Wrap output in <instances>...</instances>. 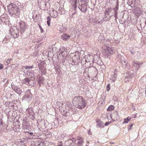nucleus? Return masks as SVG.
<instances>
[{"mask_svg":"<svg viewBox=\"0 0 146 146\" xmlns=\"http://www.w3.org/2000/svg\"><path fill=\"white\" fill-rule=\"evenodd\" d=\"M141 64L134 62L133 64V70L136 71L139 69Z\"/></svg>","mask_w":146,"mask_h":146,"instance_id":"obj_11","label":"nucleus"},{"mask_svg":"<svg viewBox=\"0 0 146 146\" xmlns=\"http://www.w3.org/2000/svg\"><path fill=\"white\" fill-rule=\"evenodd\" d=\"M117 74L115 73H113L111 76V79L112 80L111 82L114 83L115 80H116Z\"/></svg>","mask_w":146,"mask_h":146,"instance_id":"obj_23","label":"nucleus"},{"mask_svg":"<svg viewBox=\"0 0 146 146\" xmlns=\"http://www.w3.org/2000/svg\"><path fill=\"white\" fill-rule=\"evenodd\" d=\"M103 63V62H101L100 63V65H102V64Z\"/></svg>","mask_w":146,"mask_h":146,"instance_id":"obj_56","label":"nucleus"},{"mask_svg":"<svg viewBox=\"0 0 146 146\" xmlns=\"http://www.w3.org/2000/svg\"><path fill=\"white\" fill-rule=\"evenodd\" d=\"M46 63L44 61L38 64V66L39 70H42L44 68V65Z\"/></svg>","mask_w":146,"mask_h":146,"instance_id":"obj_19","label":"nucleus"},{"mask_svg":"<svg viewBox=\"0 0 146 146\" xmlns=\"http://www.w3.org/2000/svg\"><path fill=\"white\" fill-rule=\"evenodd\" d=\"M112 116L114 117V119L116 120H117L119 119V115L118 113L117 112H113L112 115Z\"/></svg>","mask_w":146,"mask_h":146,"instance_id":"obj_22","label":"nucleus"},{"mask_svg":"<svg viewBox=\"0 0 146 146\" xmlns=\"http://www.w3.org/2000/svg\"><path fill=\"white\" fill-rule=\"evenodd\" d=\"M63 102L57 101L56 102V104L60 107H62L63 105Z\"/></svg>","mask_w":146,"mask_h":146,"instance_id":"obj_33","label":"nucleus"},{"mask_svg":"<svg viewBox=\"0 0 146 146\" xmlns=\"http://www.w3.org/2000/svg\"><path fill=\"white\" fill-rule=\"evenodd\" d=\"M27 133H28L30 135H31V136H32V135L34 136V135H33V133L30 132H27Z\"/></svg>","mask_w":146,"mask_h":146,"instance_id":"obj_45","label":"nucleus"},{"mask_svg":"<svg viewBox=\"0 0 146 146\" xmlns=\"http://www.w3.org/2000/svg\"><path fill=\"white\" fill-rule=\"evenodd\" d=\"M7 131L6 128L3 126H0V134H1L3 132H6Z\"/></svg>","mask_w":146,"mask_h":146,"instance_id":"obj_24","label":"nucleus"},{"mask_svg":"<svg viewBox=\"0 0 146 146\" xmlns=\"http://www.w3.org/2000/svg\"><path fill=\"white\" fill-rule=\"evenodd\" d=\"M107 49L108 52L111 54L114 53L115 51L114 48L113 47H107Z\"/></svg>","mask_w":146,"mask_h":146,"instance_id":"obj_20","label":"nucleus"},{"mask_svg":"<svg viewBox=\"0 0 146 146\" xmlns=\"http://www.w3.org/2000/svg\"><path fill=\"white\" fill-rule=\"evenodd\" d=\"M133 125V124H131L130 126H129V127H128V129H129V130L131 129V128L132 127Z\"/></svg>","mask_w":146,"mask_h":146,"instance_id":"obj_42","label":"nucleus"},{"mask_svg":"<svg viewBox=\"0 0 146 146\" xmlns=\"http://www.w3.org/2000/svg\"><path fill=\"white\" fill-rule=\"evenodd\" d=\"M138 9L139 10V11H138L137 15H140L142 14V12L141 11H140L139 9Z\"/></svg>","mask_w":146,"mask_h":146,"instance_id":"obj_43","label":"nucleus"},{"mask_svg":"<svg viewBox=\"0 0 146 146\" xmlns=\"http://www.w3.org/2000/svg\"><path fill=\"white\" fill-rule=\"evenodd\" d=\"M93 22L95 23H98V21L95 19H94L93 20Z\"/></svg>","mask_w":146,"mask_h":146,"instance_id":"obj_49","label":"nucleus"},{"mask_svg":"<svg viewBox=\"0 0 146 146\" xmlns=\"http://www.w3.org/2000/svg\"><path fill=\"white\" fill-rule=\"evenodd\" d=\"M131 52V54H133V53L132 52V51H131H131H130Z\"/></svg>","mask_w":146,"mask_h":146,"instance_id":"obj_60","label":"nucleus"},{"mask_svg":"<svg viewBox=\"0 0 146 146\" xmlns=\"http://www.w3.org/2000/svg\"><path fill=\"white\" fill-rule=\"evenodd\" d=\"M115 108L114 106L110 105L108 107L107 109V111H111L113 110Z\"/></svg>","mask_w":146,"mask_h":146,"instance_id":"obj_30","label":"nucleus"},{"mask_svg":"<svg viewBox=\"0 0 146 146\" xmlns=\"http://www.w3.org/2000/svg\"><path fill=\"white\" fill-rule=\"evenodd\" d=\"M96 127H97L103 128L104 127V124L102 121H101L99 120H98L96 121Z\"/></svg>","mask_w":146,"mask_h":146,"instance_id":"obj_17","label":"nucleus"},{"mask_svg":"<svg viewBox=\"0 0 146 146\" xmlns=\"http://www.w3.org/2000/svg\"><path fill=\"white\" fill-rule=\"evenodd\" d=\"M51 136V133L49 134V136L48 137H50Z\"/></svg>","mask_w":146,"mask_h":146,"instance_id":"obj_54","label":"nucleus"},{"mask_svg":"<svg viewBox=\"0 0 146 146\" xmlns=\"http://www.w3.org/2000/svg\"><path fill=\"white\" fill-rule=\"evenodd\" d=\"M56 71H57L58 72V70H56Z\"/></svg>","mask_w":146,"mask_h":146,"instance_id":"obj_61","label":"nucleus"},{"mask_svg":"<svg viewBox=\"0 0 146 146\" xmlns=\"http://www.w3.org/2000/svg\"><path fill=\"white\" fill-rule=\"evenodd\" d=\"M43 144L40 141H37L35 142V145L37 146H42Z\"/></svg>","mask_w":146,"mask_h":146,"instance_id":"obj_29","label":"nucleus"},{"mask_svg":"<svg viewBox=\"0 0 146 146\" xmlns=\"http://www.w3.org/2000/svg\"><path fill=\"white\" fill-rule=\"evenodd\" d=\"M3 124V121L2 119H0V126Z\"/></svg>","mask_w":146,"mask_h":146,"instance_id":"obj_46","label":"nucleus"},{"mask_svg":"<svg viewBox=\"0 0 146 146\" xmlns=\"http://www.w3.org/2000/svg\"><path fill=\"white\" fill-rule=\"evenodd\" d=\"M110 84H108V85L107 86V88H106V89H107V91H109L110 90Z\"/></svg>","mask_w":146,"mask_h":146,"instance_id":"obj_39","label":"nucleus"},{"mask_svg":"<svg viewBox=\"0 0 146 146\" xmlns=\"http://www.w3.org/2000/svg\"><path fill=\"white\" fill-rule=\"evenodd\" d=\"M33 17L34 20H35V21L38 22V21H39L40 16V15L39 14L38 12H35V13L33 15Z\"/></svg>","mask_w":146,"mask_h":146,"instance_id":"obj_13","label":"nucleus"},{"mask_svg":"<svg viewBox=\"0 0 146 146\" xmlns=\"http://www.w3.org/2000/svg\"><path fill=\"white\" fill-rule=\"evenodd\" d=\"M132 78L131 75L129 73L127 74L125 76V79H127L126 81H129Z\"/></svg>","mask_w":146,"mask_h":146,"instance_id":"obj_26","label":"nucleus"},{"mask_svg":"<svg viewBox=\"0 0 146 146\" xmlns=\"http://www.w3.org/2000/svg\"><path fill=\"white\" fill-rule=\"evenodd\" d=\"M87 0H80V1L82 3H86V1H87Z\"/></svg>","mask_w":146,"mask_h":146,"instance_id":"obj_44","label":"nucleus"},{"mask_svg":"<svg viewBox=\"0 0 146 146\" xmlns=\"http://www.w3.org/2000/svg\"><path fill=\"white\" fill-rule=\"evenodd\" d=\"M79 0H73L72 1V8L75 11L76 9L77 3H79Z\"/></svg>","mask_w":146,"mask_h":146,"instance_id":"obj_12","label":"nucleus"},{"mask_svg":"<svg viewBox=\"0 0 146 146\" xmlns=\"http://www.w3.org/2000/svg\"><path fill=\"white\" fill-rule=\"evenodd\" d=\"M88 134L89 135H92V133L90 131V130H89L88 131Z\"/></svg>","mask_w":146,"mask_h":146,"instance_id":"obj_51","label":"nucleus"},{"mask_svg":"<svg viewBox=\"0 0 146 146\" xmlns=\"http://www.w3.org/2000/svg\"><path fill=\"white\" fill-rule=\"evenodd\" d=\"M78 144L80 145H81L82 143V141H79L78 142Z\"/></svg>","mask_w":146,"mask_h":146,"instance_id":"obj_48","label":"nucleus"},{"mask_svg":"<svg viewBox=\"0 0 146 146\" xmlns=\"http://www.w3.org/2000/svg\"><path fill=\"white\" fill-rule=\"evenodd\" d=\"M73 105L79 109L84 108L86 105V101L81 96H78L74 98L72 101Z\"/></svg>","mask_w":146,"mask_h":146,"instance_id":"obj_1","label":"nucleus"},{"mask_svg":"<svg viewBox=\"0 0 146 146\" xmlns=\"http://www.w3.org/2000/svg\"><path fill=\"white\" fill-rule=\"evenodd\" d=\"M32 95L30 90H28L25 92V95L23 96L24 99L28 101H30L32 98Z\"/></svg>","mask_w":146,"mask_h":146,"instance_id":"obj_6","label":"nucleus"},{"mask_svg":"<svg viewBox=\"0 0 146 146\" xmlns=\"http://www.w3.org/2000/svg\"><path fill=\"white\" fill-rule=\"evenodd\" d=\"M70 37V36L66 34H64L61 36V38L64 40H67Z\"/></svg>","mask_w":146,"mask_h":146,"instance_id":"obj_21","label":"nucleus"},{"mask_svg":"<svg viewBox=\"0 0 146 146\" xmlns=\"http://www.w3.org/2000/svg\"><path fill=\"white\" fill-rule=\"evenodd\" d=\"M110 122H106L105 124H104V125H105V126H107V125H108L110 123Z\"/></svg>","mask_w":146,"mask_h":146,"instance_id":"obj_50","label":"nucleus"},{"mask_svg":"<svg viewBox=\"0 0 146 146\" xmlns=\"http://www.w3.org/2000/svg\"><path fill=\"white\" fill-rule=\"evenodd\" d=\"M9 31L11 34L14 38H16L19 36V31L16 27H12L10 28Z\"/></svg>","mask_w":146,"mask_h":146,"instance_id":"obj_4","label":"nucleus"},{"mask_svg":"<svg viewBox=\"0 0 146 146\" xmlns=\"http://www.w3.org/2000/svg\"><path fill=\"white\" fill-rule=\"evenodd\" d=\"M72 139H70V140H69L68 141H69V142H70V141H72Z\"/></svg>","mask_w":146,"mask_h":146,"instance_id":"obj_59","label":"nucleus"},{"mask_svg":"<svg viewBox=\"0 0 146 146\" xmlns=\"http://www.w3.org/2000/svg\"><path fill=\"white\" fill-rule=\"evenodd\" d=\"M26 146V145H25V146Z\"/></svg>","mask_w":146,"mask_h":146,"instance_id":"obj_64","label":"nucleus"},{"mask_svg":"<svg viewBox=\"0 0 146 146\" xmlns=\"http://www.w3.org/2000/svg\"><path fill=\"white\" fill-rule=\"evenodd\" d=\"M59 55H62L63 57H66L67 56V52L66 49L64 48H61L60 50Z\"/></svg>","mask_w":146,"mask_h":146,"instance_id":"obj_9","label":"nucleus"},{"mask_svg":"<svg viewBox=\"0 0 146 146\" xmlns=\"http://www.w3.org/2000/svg\"><path fill=\"white\" fill-rule=\"evenodd\" d=\"M11 60V58L8 59L7 60V61L6 62V63H5V64L6 65H8L10 63V61Z\"/></svg>","mask_w":146,"mask_h":146,"instance_id":"obj_37","label":"nucleus"},{"mask_svg":"<svg viewBox=\"0 0 146 146\" xmlns=\"http://www.w3.org/2000/svg\"><path fill=\"white\" fill-rule=\"evenodd\" d=\"M18 24L20 27V33L22 34L27 29L28 26L25 22L22 21H20Z\"/></svg>","mask_w":146,"mask_h":146,"instance_id":"obj_3","label":"nucleus"},{"mask_svg":"<svg viewBox=\"0 0 146 146\" xmlns=\"http://www.w3.org/2000/svg\"><path fill=\"white\" fill-rule=\"evenodd\" d=\"M11 88L14 92L19 95L21 94L23 92L21 88L15 85H12Z\"/></svg>","mask_w":146,"mask_h":146,"instance_id":"obj_8","label":"nucleus"},{"mask_svg":"<svg viewBox=\"0 0 146 146\" xmlns=\"http://www.w3.org/2000/svg\"><path fill=\"white\" fill-rule=\"evenodd\" d=\"M112 9L111 8H108L105 10L104 14L106 15H110V13L112 11Z\"/></svg>","mask_w":146,"mask_h":146,"instance_id":"obj_27","label":"nucleus"},{"mask_svg":"<svg viewBox=\"0 0 146 146\" xmlns=\"http://www.w3.org/2000/svg\"><path fill=\"white\" fill-rule=\"evenodd\" d=\"M23 127H24V128H26V125H23Z\"/></svg>","mask_w":146,"mask_h":146,"instance_id":"obj_57","label":"nucleus"},{"mask_svg":"<svg viewBox=\"0 0 146 146\" xmlns=\"http://www.w3.org/2000/svg\"><path fill=\"white\" fill-rule=\"evenodd\" d=\"M100 22H101V21H98V22L97 23H100H100H101Z\"/></svg>","mask_w":146,"mask_h":146,"instance_id":"obj_58","label":"nucleus"},{"mask_svg":"<svg viewBox=\"0 0 146 146\" xmlns=\"http://www.w3.org/2000/svg\"><path fill=\"white\" fill-rule=\"evenodd\" d=\"M94 57L93 56H89V58H88V61L89 62H92V64L93 63Z\"/></svg>","mask_w":146,"mask_h":146,"instance_id":"obj_31","label":"nucleus"},{"mask_svg":"<svg viewBox=\"0 0 146 146\" xmlns=\"http://www.w3.org/2000/svg\"><path fill=\"white\" fill-rule=\"evenodd\" d=\"M7 17L5 15H1V18L2 22L3 23H5L7 21Z\"/></svg>","mask_w":146,"mask_h":146,"instance_id":"obj_25","label":"nucleus"},{"mask_svg":"<svg viewBox=\"0 0 146 146\" xmlns=\"http://www.w3.org/2000/svg\"><path fill=\"white\" fill-rule=\"evenodd\" d=\"M8 41V40L6 37H5V38H4V39H3V43L5 44V43H7Z\"/></svg>","mask_w":146,"mask_h":146,"instance_id":"obj_38","label":"nucleus"},{"mask_svg":"<svg viewBox=\"0 0 146 146\" xmlns=\"http://www.w3.org/2000/svg\"><path fill=\"white\" fill-rule=\"evenodd\" d=\"M8 11L9 14L11 16H18L19 15L20 10L15 4L10 3L8 6Z\"/></svg>","mask_w":146,"mask_h":146,"instance_id":"obj_2","label":"nucleus"},{"mask_svg":"<svg viewBox=\"0 0 146 146\" xmlns=\"http://www.w3.org/2000/svg\"><path fill=\"white\" fill-rule=\"evenodd\" d=\"M47 24L48 26H50V20L51 17H50L48 16L47 17Z\"/></svg>","mask_w":146,"mask_h":146,"instance_id":"obj_34","label":"nucleus"},{"mask_svg":"<svg viewBox=\"0 0 146 146\" xmlns=\"http://www.w3.org/2000/svg\"><path fill=\"white\" fill-rule=\"evenodd\" d=\"M20 7L21 8H22L23 7V4H22V5H20Z\"/></svg>","mask_w":146,"mask_h":146,"instance_id":"obj_53","label":"nucleus"},{"mask_svg":"<svg viewBox=\"0 0 146 146\" xmlns=\"http://www.w3.org/2000/svg\"><path fill=\"white\" fill-rule=\"evenodd\" d=\"M38 82V83H39V84H41L42 82H41L42 81L40 80H39Z\"/></svg>","mask_w":146,"mask_h":146,"instance_id":"obj_52","label":"nucleus"},{"mask_svg":"<svg viewBox=\"0 0 146 146\" xmlns=\"http://www.w3.org/2000/svg\"><path fill=\"white\" fill-rule=\"evenodd\" d=\"M72 59L76 60V61H75V63L73 64L75 66L77 65L80 60V57L78 55H74L72 57Z\"/></svg>","mask_w":146,"mask_h":146,"instance_id":"obj_10","label":"nucleus"},{"mask_svg":"<svg viewBox=\"0 0 146 146\" xmlns=\"http://www.w3.org/2000/svg\"><path fill=\"white\" fill-rule=\"evenodd\" d=\"M131 119V118L128 117L127 119H124V121L123 122V123H128L129 121Z\"/></svg>","mask_w":146,"mask_h":146,"instance_id":"obj_32","label":"nucleus"},{"mask_svg":"<svg viewBox=\"0 0 146 146\" xmlns=\"http://www.w3.org/2000/svg\"><path fill=\"white\" fill-rule=\"evenodd\" d=\"M88 60L86 59V58L84 57L82 58L81 60V63L83 64H85L86 62H88Z\"/></svg>","mask_w":146,"mask_h":146,"instance_id":"obj_28","label":"nucleus"},{"mask_svg":"<svg viewBox=\"0 0 146 146\" xmlns=\"http://www.w3.org/2000/svg\"><path fill=\"white\" fill-rule=\"evenodd\" d=\"M38 26L40 30L41 33H43L44 32V30L42 28L41 26L39 25H38Z\"/></svg>","mask_w":146,"mask_h":146,"instance_id":"obj_41","label":"nucleus"},{"mask_svg":"<svg viewBox=\"0 0 146 146\" xmlns=\"http://www.w3.org/2000/svg\"><path fill=\"white\" fill-rule=\"evenodd\" d=\"M2 22L1 21V18H0V24H1V23Z\"/></svg>","mask_w":146,"mask_h":146,"instance_id":"obj_55","label":"nucleus"},{"mask_svg":"<svg viewBox=\"0 0 146 146\" xmlns=\"http://www.w3.org/2000/svg\"><path fill=\"white\" fill-rule=\"evenodd\" d=\"M143 146H145V145H144Z\"/></svg>","mask_w":146,"mask_h":146,"instance_id":"obj_62","label":"nucleus"},{"mask_svg":"<svg viewBox=\"0 0 146 146\" xmlns=\"http://www.w3.org/2000/svg\"><path fill=\"white\" fill-rule=\"evenodd\" d=\"M31 78H26L22 80V83L27 85L29 84Z\"/></svg>","mask_w":146,"mask_h":146,"instance_id":"obj_16","label":"nucleus"},{"mask_svg":"<svg viewBox=\"0 0 146 146\" xmlns=\"http://www.w3.org/2000/svg\"><path fill=\"white\" fill-rule=\"evenodd\" d=\"M70 64L73 65H74V64H73L75 63V61H76V60L73 59H71V60H70Z\"/></svg>","mask_w":146,"mask_h":146,"instance_id":"obj_36","label":"nucleus"},{"mask_svg":"<svg viewBox=\"0 0 146 146\" xmlns=\"http://www.w3.org/2000/svg\"><path fill=\"white\" fill-rule=\"evenodd\" d=\"M112 15H106L104 14L103 18V21H108L110 19L111 17L112 16Z\"/></svg>","mask_w":146,"mask_h":146,"instance_id":"obj_18","label":"nucleus"},{"mask_svg":"<svg viewBox=\"0 0 146 146\" xmlns=\"http://www.w3.org/2000/svg\"><path fill=\"white\" fill-rule=\"evenodd\" d=\"M72 142H73V143H74V142L73 141H72Z\"/></svg>","mask_w":146,"mask_h":146,"instance_id":"obj_63","label":"nucleus"},{"mask_svg":"<svg viewBox=\"0 0 146 146\" xmlns=\"http://www.w3.org/2000/svg\"><path fill=\"white\" fill-rule=\"evenodd\" d=\"M119 62L122 65V66L125 68H127L128 69L130 66L128 62L124 58L123 56H121L119 60Z\"/></svg>","mask_w":146,"mask_h":146,"instance_id":"obj_5","label":"nucleus"},{"mask_svg":"<svg viewBox=\"0 0 146 146\" xmlns=\"http://www.w3.org/2000/svg\"><path fill=\"white\" fill-rule=\"evenodd\" d=\"M78 8L80 10L84 13H85L87 10V4L86 3H82L81 5L79 4Z\"/></svg>","mask_w":146,"mask_h":146,"instance_id":"obj_7","label":"nucleus"},{"mask_svg":"<svg viewBox=\"0 0 146 146\" xmlns=\"http://www.w3.org/2000/svg\"><path fill=\"white\" fill-rule=\"evenodd\" d=\"M119 5L118 3H117L115 5V8L113 9V10L114 12V17L115 19L117 18V15H118V10Z\"/></svg>","mask_w":146,"mask_h":146,"instance_id":"obj_14","label":"nucleus"},{"mask_svg":"<svg viewBox=\"0 0 146 146\" xmlns=\"http://www.w3.org/2000/svg\"><path fill=\"white\" fill-rule=\"evenodd\" d=\"M42 72V74H45L46 73V70L45 68L43 69L42 70H40Z\"/></svg>","mask_w":146,"mask_h":146,"instance_id":"obj_35","label":"nucleus"},{"mask_svg":"<svg viewBox=\"0 0 146 146\" xmlns=\"http://www.w3.org/2000/svg\"><path fill=\"white\" fill-rule=\"evenodd\" d=\"M33 66H25V68L26 69H29V68L31 69L32 68H33Z\"/></svg>","mask_w":146,"mask_h":146,"instance_id":"obj_40","label":"nucleus"},{"mask_svg":"<svg viewBox=\"0 0 146 146\" xmlns=\"http://www.w3.org/2000/svg\"><path fill=\"white\" fill-rule=\"evenodd\" d=\"M0 66V70L2 69L3 67V65L2 64H1Z\"/></svg>","mask_w":146,"mask_h":146,"instance_id":"obj_47","label":"nucleus"},{"mask_svg":"<svg viewBox=\"0 0 146 146\" xmlns=\"http://www.w3.org/2000/svg\"><path fill=\"white\" fill-rule=\"evenodd\" d=\"M50 16L56 18L58 15V13L57 11L54 9H53L52 11H51L50 13Z\"/></svg>","mask_w":146,"mask_h":146,"instance_id":"obj_15","label":"nucleus"}]
</instances>
